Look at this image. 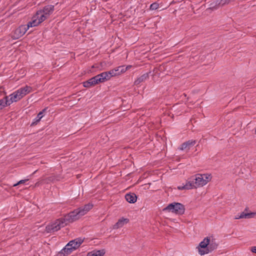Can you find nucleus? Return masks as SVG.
<instances>
[{
    "mask_svg": "<svg viewBox=\"0 0 256 256\" xmlns=\"http://www.w3.org/2000/svg\"><path fill=\"white\" fill-rule=\"evenodd\" d=\"M115 70H116V76L120 74V71H119V66L114 68Z\"/></svg>",
    "mask_w": 256,
    "mask_h": 256,
    "instance_id": "cd10ccee",
    "label": "nucleus"
},
{
    "mask_svg": "<svg viewBox=\"0 0 256 256\" xmlns=\"http://www.w3.org/2000/svg\"><path fill=\"white\" fill-rule=\"evenodd\" d=\"M8 106H9V104H8L6 96L4 98L0 100V110H2Z\"/></svg>",
    "mask_w": 256,
    "mask_h": 256,
    "instance_id": "4be33fe9",
    "label": "nucleus"
},
{
    "mask_svg": "<svg viewBox=\"0 0 256 256\" xmlns=\"http://www.w3.org/2000/svg\"><path fill=\"white\" fill-rule=\"evenodd\" d=\"M98 78V82L100 83L104 82L106 81L109 80L106 72H103L100 74L96 76Z\"/></svg>",
    "mask_w": 256,
    "mask_h": 256,
    "instance_id": "2eb2a0df",
    "label": "nucleus"
},
{
    "mask_svg": "<svg viewBox=\"0 0 256 256\" xmlns=\"http://www.w3.org/2000/svg\"><path fill=\"white\" fill-rule=\"evenodd\" d=\"M119 70V71H120V74H122L126 71V68H125L124 66H120Z\"/></svg>",
    "mask_w": 256,
    "mask_h": 256,
    "instance_id": "a878e982",
    "label": "nucleus"
},
{
    "mask_svg": "<svg viewBox=\"0 0 256 256\" xmlns=\"http://www.w3.org/2000/svg\"><path fill=\"white\" fill-rule=\"evenodd\" d=\"M212 179L211 174H198L192 176L190 180L185 184L178 186L180 190H190L202 187L208 184Z\"/></svg>",
    "mask_w": 256,
    "mask_h": 256,
    "instance_id": "f03ea898",
    "label": "nucleus"
},
{
    "mask_svg": "<svg viewBox=\"0 0 256 256\" xmlns=\"http://www.w3.org/2000/svg\"><path fill=\"white\" fill-rule=\"evenodd\" d=\"M209 244V238H204L201 242L198 247V253L200 255H204L208 254V246Z\"/></svg>",
    "mask_w": 256,
    "mask_h": 256,
    "instance_id": "6e6552de",
    "label": "nucleus"
},
{
    "mask_svg": "<svg viewBox=\"0 0 256 256\" xmlns=\"http://www.w3.org/2000/svg\"><path fill=\"white\" fill-rule=\"evenodd\" d=\"M239 214L241 218H254L256 216V212H243Z\"/></svg>",
    "mask_w": 256,
    "mask_h": 256,
    "instance_id": "a211bd4d",
    "label": "nucleus"
},
{
    "mask_svg": "<svg viewBox=\"0 0 256 256\" xmlns=\"http://www.w3.org/2000/svg\"><path fill=\"white\" fill-rule=\"evenodd\" d=\"M164 211L172 212L177 214H182L185 208L183 204L178 202H172L164 208Z\"/></svg>",
    "mask_w": 256,
    "mask_h": 256,
    "instance_id": "20e7f679",
    "label": "nucleus"
},
{
    "mask_svg": "<svg viewBox=\"0 0 256 256\" xmlns=\"http://www.w3.org/2000/svg\"><path fill=\"white\" fill-rule=\"evenodd\" d=\"M132 67V66L128 65L126 66H125L126 68V70H129Z\"/></svg>",
    "mask_w": 256,
    "mask_h": 256,
    "instance_id": "7c9ffc66",
    "label": "nucleus"
},
{
    "mask_svg": "<svg viewBox=\"0 0 256 256\" xmlns=\"http://www.w3.org/2000/svg\"><path fill=\"white\" fill-rule=\"evenodd\" d=\"M252 252L256 254V246H253L252 248Z\"/></svg>",
    "mask_w": 256,
    "mask_h": 256,
    "instance_id": "c85d7f7f",
    "label": "nucleus"
},
{
    "mask_svg": "<svg viewBox=\"0 0 256 256\" xmlns=\"http://www.w3.org/2000/svg\"><path fill=\"white\" fill-rule=\"evenodd\" d=\"M54 10V6L48 5L42 10H38L32 17V20L26 25H22L12 32V38L16 40L22 37L30 28L38 26L46 20L52 13Z\"/></svg>",
    "mask_w": 256,
    "mask_h": 256,
    "instance_id": "f257e3e1",
    "label": "nucleus"
},
{
    "mask_svg": "<svg viewBox=\"0 0 256 256\" xmlns=\"http://www.w3.org/2000/svg\"><path fill=\"white\" fill-rule=\"evenodd\" d=\"M80 218L77 210L70 212L68 214L66 215L63 218V220L67 224L68 223L72 222L75 220H78Z\"/></svg>",
    "mask_w": 256,
    "mask_h": 256,
    "instance_id": "0eeeda50",
    "label": "nucleus"
},
{
    "mask_svg": "<svg viewBox=\"0 0 256 256\" xmlns=\"http://www.w3.org/2000/svg\"><path fill=\"white\" fill-rule=\"evenodd\" d=\"M92 207V205L91 204H88L85 205L84 207H80L77 210L78 214L80 216H82L86 214Z\"/></svg>",
    "mask_w": 256,
    "mask_h": 256,
    "instance_id": "1a4fd4ad",
    "label": "nucleus"
},
{
    "mask_svg": "<svg viewBox=\"0 0 256 256\" xmlns=\"http://www.w3.org/2000/svg\"><path fill=\"white\" fill-rule=\"evenodd\" d=\"M70 254L69 253L68 250H66L65 249V247L64 248L57 254L56 256H67Z\"/></svg>",
    "mask_w": 256,
    "mask_h": 256,
    "instance_id": "5701e85b",
    "label": "nucleus"
},
{
    "mask_svg": "<svg viewBox=\"0 0 256 256\" xmlns=\"http://www.w3.org/2000/svg\"><path fill=\"white\" fill-rule=\"evenodd\" d=\"M159 7V4L158 3L154 2L150 6V8L152 10H156Z\"/></svg>",
    "mask_w": 256,
    "mask_h": 256,
    "instance_id": "393cba45",
    "label": "nucleus"
},
{
    "mask_svg": "<svg viewBox=\"0 0 256 256\" xmlns=\"http://www.w3.org/2000/svg\"><path fill=\"white\" fill-rule=\"evenodd\" d=\"M196 144V141L193 140H188L182 144L180 148L181 150H188Z\"/></svg>",
    "mask_w": 256,
    "mask_h": 256,
    "instance_id": "4468645a",
    "label": "nucleus"
},
{
    "mask_svg": "<svg viewBox=\"0 0 256 256\" xmlns=\"http://www.w3.org/2000/svg\"><path fill=\"white\" fill-rule=\"evenodd\" d=\"M148 78V74L146 73L140 76L134 82V84L136 85L139 84L140 83L145 81Z\"/></svg>",
    "mask_w": 256,
    "mask_h": 256,
    "instance_id": "6ab92c4d",
    "label": "nucleus"
},
{
    "mask_svg": "<svg viewBox=\"0 0 256 256\" xmlns=\"http://www.w3.org/2000/svg\"><path fill=\"white\" fill-rule=\"evenodd\" d=\"M66 224L63 220V218L57 220L53 224L48 225L46 226V230L48 232H56L60 229L61 228L64 226Z\"/></svg>",
    "mask_w": 256,
    "mask_h": 256,
    "instance_id": "39448f33",
    "label": "nucleus"
},
{
    "mask_svg": "<svg viewBox=\"0 0 256 256\" xmlns=\"http://www.w3.org/2000/svg\"><path fill=\"white\" fill-rule=\"evenodd\" d=\"M92 207V205L91 204H88L85 205L84 207H80L77 210L78 214L80 216H82L86 214Z\"/></svg>",
    "mask_w": 256,
    "mask_h": 256,
    "instance_id": "9b49d317",
    "label": "nucleus"
},
{
    "mask_svg": "<svg viewBox=\"0 0 256 256\" xmlns=\"http://www.w3.org/2000/svg\"><path fill=\"white\" fill-rule=\"evenodd\" d=\"M98 78L95 76L90 78L87 81L83 82V86L85 88H90L92 86H94L97 84H98Z\"/></svg>",
    "mask_w": 256,
    "mask_h": 256,
    "instance_id": "f8f14e48",
    "label": "nucleus"
},
{
    "mask_svg": "<svg viewBox=\"0 0 256 256\" xmlns=\"http://www.w3.org/2000/svg\"><path fill=\"white\" fill-rule=\"evenodd\" d=\"M27 180H20L18 182H17L16 184H14L13 185V186H18L20 184H24V183Z\"/></svg>",
    "mask_w": 256,
    "mask_h": 256,
    "instance_id": "bb28decb",
    "label": "nucleus"
},
{
    "mask_svg": "<svg viewBox=\"0 0 256 256\" xmlns=\"http://www.w3.org/2000/svg\"><path fill=\"white\" fill-rule=\"evenodd\" d=\"M32 91V88L27 86L19 88L8 96H6L8 102V104L10 106L12 103L20 100L24 96L30 92Z\"/></svg>",
    "mask_w": 256,
    "mask_h": 256,
    "instance_id": "7ed1b4c3",
    "label": "nucleus"
},
{
    "mask_svg": "<svg viewBox=\"0 0 256 256\" xmlns=\"http://www.w3.org/2000/svg\"><path fill=\"white\" fill-rule=\"evenodd\" d=\"M106 72L108 74V76L109 80L111 78L116 76V70H114V68L110 70L108 72Z\"/></svg>",
    "mask_w": 256,
    "mask_h": 256,
    "instance_id": "b1692460",
    "label": "nucleus"
},
{
    "mask_svg": "<svg viewBox=\"0 0 256 256\" xmlns=\"http://www.w3.org/2000/svg\"><path fill=\"white\" fill-rule=\"evenodd\" d=\"M45 110H43L42 112H40L37 115L36 117L34 119V121L32 123V124H36L38 122H39L42 118L44 116L43 112Z\"/></svg>",
    "mask_w": 256,
    "mask_h": 256,
    "instance_id": "412c9836",
    "label": "nucleus"
},
{
    "mask_svg": "<svg viewBox=\"0 0 256 256\" xmlns=\"http://www.w3.org/2000/svg\"><path fill=\"white\" fill-rule=\"evenodd\" d=\"M129 220L128 218H122L113 226L114 229H118L122 227L124 224L128 223Z\"/></svg>",
    "mask_w": 256,
    "mask_h": 256,
    "instance_id": "ddd939ff",
    "label": "nucleus"
},
{
    "mask_svg": "<svg viewBox=\"0 0 256 256\" xmlns=\"http://www.w3.org/2000/svg\"><path fill=\"white\" fill-rule=\"evenodd\" d=\"M235 218V219H236V220H238V219H240L241 218H240V214H237V215L235 216V218Z\"/></svg>",
    "mask_w": 256,
    "mask_h": 256,
    "instance_id": "c756f323",
    "label": "nucleus"
},
{
    "mask_svg": "<svg viewBox=\"0 0 256 256\" xmlns=\"http://www.w3.org/2000/svg\"><path fill=\"white\" fill-rule=\"evenodd\" d=\"M92 207V205L91 204H88L85 205L84 207H80L77 210L78 214L80 216H82L86 214Z\"/></svg>",
    "mask_w": 256,
    "mask_h": 256,
    "instance_id": "9d476101",
    "label": "nucleus"
},
{
    "mask_svg": "<svg viewBox=\"0 0 256 256\" xmlns=\"http://www.w3.org/2000/svg\"><path fill=\"white\" fill-rule=\"evenodd\" d=\"M217 246H218V245L215 242H214L213 241L210 242V240L209 239V244H208V253L210 252H211L214 250V249H216L217 248Z\"/></svg>",
    "mask_w": 256,
    "mask_h": 256,
    "instance_id": "aec40b11",
    "label": "nucleus"
},
{
    "mask_svg": "<svg viewBox=\"0 0 256 256\" xmlns=\"http://www.w3.org/2000/svg\"><path fill=\"white\" fill-rule=\"evenodd\" d=\"M84 238H78L70 241L66 246L65 249L68 250L69 253L71 254L74 250L78 248L83 242Z\"/></svg>",
    "mask_w": 256,
    "mask_h": 256,
    "instance_id": "423d86ee",
    "label": "nucleus"
},
{
    "mask_svg": "<svg viewBox=\"0 0 256 256\" xmlns=\"http://www.w3.org/2000/svg\"><path fill=\"white\" fill-rule=\"evenodd\" d=\"M106 253L104 249L100 250H94L87 254L86 256H103Z\"/></svg>",
    "mask_w": 256,
    "mask_h": 256,
    "instance_id": "dca6fc26",
    "label": "nucleus"
},
{
    "mask_svg": "<svg viewBox=\"0 0 256 256\" xmlns=\"http://www.w3.org/2000/svg\"><path fill=\"white\" fill-rule=\"evenodd\" d=\"M126 200L130 203H134L136 201V196L134 194H126Z\"/></svg>",
    "mask_w": 256,
    "mask_h": 256,
    "instance_id": "f3484780",
    "label": "nucleus"
}]
</instances>
